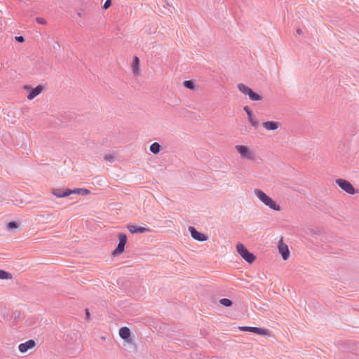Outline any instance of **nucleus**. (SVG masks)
Segmentation results:
<instances>
[{"mask_svg":"<svg viewBox=\"0 0 359 359\" xmlns=\"http://www.w3.org/2000/svg\"><path fill=\"white\" fill-rule=\"evenodd\" d=\"M255 194L265 205L268 206L273 210L280 211L281 210L280 205L272 199L269 196L266 194L261 189H255Z\"/></svg>","mask_w":359,"mask_h":359,"instance_id":"nucleus-1","label":"nucleus"},{"mask_svg":"<svg viewBox=\"0 0 359 359\" xmlns=\"http://www.w3.org/2000/svg\"><path fill=\"white\" fill-rule=\"evenodd\" d=\"M236 249L238 254L248 264H252L255 262L256 256L250 252L243 244L238 243Z\"/></svg>","mask_w":359,"mask_h":359,"instance_id":"nucleus-2","label":"nucleus"},{"mask_svg":"<svg viewBox=\"0 0 359 359\" xmlns=\"http://www.w3.org/2000/svg\"><path fill=\"white\" fill-rule=\"evenodd\" d=\"M237 87L240 92L245 95H248L250 100L252 101H260L263 98L261 95L255 92L251 88L248 87L244 83H238Z\"/></svg>","mask_w":359,"mask_h":359,"instance_id":"nucleus-3","label":"nucleus"},{"mask_svg":"<svg viewBox=\"0 0 359 359\" xmlns=\"http://www.w3.org/2000/svg\"><path fill=\"white\" fill-rule=\"evenodd\" d=\"M118 243L116 248L112 251L114 257H118L122 255L125 251V246L127 243V235L125 233H119L118 234Z\"/></svg>","mask_w":359,"mask_h":359,"instance_id":"nucleus-4","label":"nucleus"},{"mask_svg":"<svg viewBox=\"0 0 359 359\" xmlns=\"http://www.w3.org/2000/svg\"><path fill=\"white\" fill-rule=\"evenodd\" d=\"M335 182L343 191L348 194L354 195L358 192V190L346 180L339 178L336 180Z\"/></svg>","mask_w":359,"mask_h":359,"instance_id":"nucleus-5","label":"nucleus"},{"mask_svg":"<svg viewBox=\"0 0 359 359\" xmlns=\"http://www.w3.org/2000/svg\"><path fill=\"white\" fill-rule=\"evenodd\" d=\"M24 88L25 90H29V94L27 95V99L31 100L41 94L43 92L44 87L41 84H39L35 88H32L30 86L27 85Z\"/></svg>","mask_w":359,"mask_h":359,"instance_id":"nucleus-6","label":"nucleus"},{"mask_svg":"<svg viewBox=\"0 0 359 359\" xmlns=\"http://www.w3.org/2000/svg\"><path fill=\"white\" fill-rule=\"evenodd\" d=\"M238 153L243 157L246 159L253 160L254 155L251 152L250 148L245 145H236L235 147Z\"/></svg>","mask_w":359,"mask_h":359,"instance_id":"nucleus-7","label":"nucleus"},{"mask_svg":"<svg viewBox=\"0 0 359 359\" xmlns=\"http://www.w3.org/2000/svg\"><path fill=\"white\" fill-rule=\"evenodd\" d=\"M240 331L253 332L261 336H265L268 334L269 330L265 328L250 327V326H241L238 327Z\"/></svg>","mask_w":359,"mask_h":359,"instance_id":"nucleus-8","label":"nucleus"},{"mask_svg":"<svg viewBox=\"0 0 359 359\" xmlns=\"http://www.w3.org/2000/svg\"><path fill=\"white\" fill-rule=\"evenodd\" d=\"M189 231L191 237L196 241L203 242L206 241L208 238L207 235L198 231L194 226H189Z\"/></svg>","mask_w":359,"mask_h":359,"instance_id":"nucleus-9","label":"nucleus"},{"mask_svg":"<svg viewBox=\"0 0 359 359\" xmlns=\"http://www.w3.org/2000/svg\"><path fill=\"white\" fill-rule=\"evenodd\" d=\"M278 252L281 255L283 260H287L290 257V250L288 246L283 243L282 240H280L278 243Z\"/></svg>","mask_w":359,"mask_h":359,"instance_id":"nucleus-10","label":"nucleus"},{"mask_svg":"<svg viewBox=\"0 0 359 359\" xmlns=\"http://www.w3.org/2000/svg\"><path fill=\"white\" fill-rule=\"evenodd\" d=\"M36 346V342L34 339H29L24 343H21L18 346L19 351L22 353H26L28 350L33 348Z\"/></svg>","mask_w":359,"mask_h":359,"instance_id":"nucleus-11","label":"nucleus"},{"mask_svg":"<svg viewBox=\"0 0 359 359\" xmlns=\"http://www.w3.org/2000/svg\"><path fill=\"white\" fill-rule=\"evenodd\" d=\"M243 110L246 113L248 116V119L250 124L252 125V126L255 128L258 127L259 125V122L258 120H256L254 118L252 111L248 106H245L243 107Z\"/></svg>","mask_w":359,"mask_h":359,"instance_id":"nucleus-12","label":"nucleus"},{"mask_svg":"<svg viewBox=\"0 0 359 359\" xmlns=\"http://www.w3.org/2000/svg\"><path fill=\"white\" fill-rule=\"evenodd\" d=\"M128 229L131 233H143L151 231L150 229L149 228L140 226H139L135 224H128Z\"/></svg>","mask_w":359,"mask_h":359,"instance_id":"nucleus-13","label":"nucleus"},{"mask_svg":"<svg viewBox=\"0 0 359 359\" xmlns=\"http://www.w3.org/2000/svg\"><path fill=\"white\" fill-rule=\"evenodd\" d=\"M119 336L127 342L131 341V332L128 327H122L119 329Z\"/></svg>","mask_w":359,"mask_h":359,"instance_id":"nucleus-14","label":"nucleus"},{"mask_svg":"<svg viewBox=\"0 0 359 359\" xmlns=\"http://www.w3.org/2000/svg\"><path fill=\"white\" fill-rule=\"evenodd\" d=\"M262 126L264 128L268 130H275L281 126V124L278 121H267L263 122Z\"/></svg>","mask_w":359,"mask_h":359,"instance_id":"nucleus-15","label":"nucleus"},{"mask_svg":"<svg viewBox=\"0 0 359 359\" xmlns=\"http://www.w3.org/2000/svg\"><path fill=\"white\" fill-rule=\"evenodd\" d=\"M51 193L57 198L67 197L70 196V189H53Z\"/></svg>","mask_w":359,"mask_h":359,"instance_id":"nucleus-16","label":"nucleus"},{"mask_svg":"<svg viewBox=\"0 0 359 359\" xmlns=\"http://www.w3.org/2000/svg\"><path fill=\"white\" fill-rule=\"evenodd\" d=\"M140 67V60L137 56H134L132 62L133 73L135 76L139 75Z\"/></svg>","mask_w":359,"mask_h":359,"instance_id":"nucleus-17","label":"nucleus"},{"mask_svg":"<svg viewBox=\"0 0 359 359\" xmlns=\"http://www.w3.org/2000/svg\"><path fill=\"white\" fill-rule=\"evenodd\" d=\"M90 190L85 188H76L74 189H70V195L71 194H80L81 196H86L90 194Z\"/></svg>","mask_w":359,"mask_h":359,"instance_id":"nucleus-18","label":"nucleus"},{"mask_svg":"<svg viewBox=\"0 0 359 359\" xmlns=\"http://www.w3.org/2000/svg\"><path fill=\"white\" fill-rule=\"evenodd\" d=\"M149 149L154 154H158L162 149V147L158 142H154L150 145Z\"/></svg>","mask_w":359,"mask_h":359,"instance_id":"nucleus-19","label":"nucleus"},{"mask_svg":"<svg viewBox=\"0 0 359 359\" xmlns=\"http://www.w3.org/2000/svg\"><path fill=\"white\" fill-rule=\"evenodd\" d=\"M183 86L190 90H194L196 88L195 81L193 79L186 80L183 82Z\"/></svg>","mask_w":359,"mask_h":359,"instance_id":"nucleus-20","label":"nucleus"},{"mask_svg":"<svg viewBox=\"0 0 359 359\" xmlns=\"http://www.w3.org/2000/svg\"><path fill=\"white\" fill-rule=\"evenodd\" d=\"M12 274L5 270L0 269V279L1 280H9L12 278Z\"/></svg>","mask_w":359,"mask_h":359,"instance_id":"nucleus-21","label":"nucleus"},{"mask_svg":"<svg viewBox=\"0 0 359 359\" xmlns=\"http://www.w3.org/2000/svg\"><path fill=\"white\" fill-rule=\"evenodd\" d=\"M19 223L15 221H11L6 224V229L8 231H13L19 227Z\"/></svg>","mask_w":359,"mask_h":359,"instance_id":"nucleus-22","label":"nucleus"},{"mask_svg":"<svg viewBox=\"0 0 359 359\" xmlns=\"http://www.w3.org/2000/svg\"><path fill=\"white\" fill-rule=\"evenodd\" d=\"M219 302L220 304H222V306H224L225 307H230L233 304V302L228 298H222V299H219Z\"/></svg>","mask_w":359,"mask_h":359,"instance_id":"nucleus-23","label":"nucleus"},{"mask_svg":"<svg viewBox=\"0 0 359 359\" xmlns=\"http://www.w3.org/2000/svg\"><path fill=\"white\" fill-rule=\"evenodd\" d=\"M104 159L106 161L113 163V162H114L116 157H115V156H114L112 154H105L104 156Z\"/></svg>","mask_w":359,"mask_h":359,"instance_id":"nucleus-24","label":"nucleus"},{"mask_svg":"<svg viewBox=\"0 0 359 359\" xmlns=\"http://www.w3.org/2000/svg\"><path fill=\"white\" fill-rule=\"evenodd\" d=\"M112 4V0H106L102 6V8L104 10L108 9Z\"/></svg>","mask_w":359,"mask_h":359,"instance_id":"nucleus-25","label":"nucleus"},{"mask_svg":"<svg viewBox=\"0 0 359 359\" xmlns=\"http://www.w3.org/2000/svg\"><path fill=\"white\" fill-rule=\"evenodd\" d=\"M36 21L37 23H39L40 25H46V20L44 18H41V17H37L36 18Z\"/></svg>","mask_w":359,"mask_h":359,"instance_id":"nucleus-26","label":"nucleus"},{"mask_svg":"<svg viewBox=\"0 0 359 359\" xmlns=\"http://www.w3.org/2000/svg\"><path fill=\"white\" fill-rule=\"evenodd\" d=\"M15 40L18 43H23L25 41V39L23 36H15Z\"/></svg>","mask_w":359,"mask_h":359,"instance_id":"nucleus-27","label":"nucleus"},{"mask_svg":"<svg viewBox=\"0 0 359 359\" xmlns=\"http://www.w3.org/2000/svg\"><path fill=\"white\" fill-rule=\"evenodd\" d=\"M85 315H86V318L89 320L90 314L89 310L88 309H85Z\"/></svg>","mask_w":359,"mask_h":359,"instance_id":"nucleus-28","label":"nucleus"},{"mask_svg":"<svg viewBox=\"0 0 359 359\" xmlns=\"http://www.w3.org/2000/svg\"><path fill=\"white\" fill-rule=\"evenodd\" d=\"M296 33H297V34H298V35H301V34H303V31H302V29L301 28H297V29H296Z\"/></svg>","mask_w":359,"mask_h":359,"instance_id":"nucleus-29","label":"nucleus"},{"mask_svg":"<svg viewBox=\"0 0 359 359\" xmlns=\"http://www.w3.org/2000/svg\"><path fill=\"white\" fill-rule=\"evenodd\" d=\"M57 46H58V47L60 46V44H59V43H57V45H55V46H53V48H56V47H57Z\"/></svg>","mask_w":359,"mask_h":359,"instance_id":"nucleus-30","label":"nucleus"},{"mask_svg":"<svg viewBox=\"0 0 359 359\" xmlns=\"http://www.w3.org/2000/svg\"><path fill=\"white\" fill-rule=\"evenodd\" d=\"M57 46H58V47L60 46V44H59V43H57V45H55V46H53V48H56V47H57Z\"/></svg>","mask_w":359,"mask_h":359,"instance_id":"nucleus-31","label":"nucleus"},{"mask_svg":"<svg viewBox=\"0 0 359 359\" xmlns=\"http://www.w3.org/2000/svg\"><path fill=\"white\" fill-rule=\"evenodd\" d=\"M57 46H58V47L60 46V44H59V43H57V45H55V46H53V48H56V47H57Z\"/></svg>","mask_w":359,"mask_h":359,"instance_id":"nucleus-32","label":"nucleus"}]
</instances>
